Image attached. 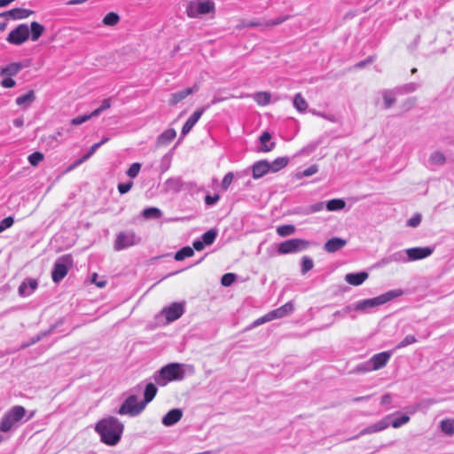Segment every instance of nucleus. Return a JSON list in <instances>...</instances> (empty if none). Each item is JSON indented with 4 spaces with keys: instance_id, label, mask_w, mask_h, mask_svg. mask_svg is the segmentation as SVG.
<instances>
[{
    "instance_id": "13",
    "label": "nucleus",
    "mask_w": 454,
    "mask_h": 454,
    "mask_svg": "<svg viewBox=\"0 0 454 454\" xmlns=\"http://www.w3.org/2000/svg\"><path fill=\"white\" fill-rule=\"evenodd\" d=\"M433 252L434 248H431L429 247H418L404 250V253L407 256V262H413L427 258L429 255H431Z\"/></svg>"
},
{
    "instance_id": "54",
    "label": "nucleus",
    "mask_w": 454,
    "mask_h": 454,
    "mask_svg": "<svg viewBox=\"0 0 454 454\" xmlns=\"http://www.w3.org/2000/svg\"><path fill=\"white\" fill-rule=\"evenodd\" d=\"M270 321H272L271 320V317L270 316V313L268 312L267 314H265L264 316L257 318L256 320H254L252 324V326L253 327H256V326H259L262 324H265L267 322H270Z\"/></svg>"
},
{
    "instance_id": "33",
    "label": "nucleus",
    "mask_w": 454,
    "mask_h": 454,
    "mask_svg": "<svg viewBox=\"0 0 454 454\" xmlns=\"http://www.w3.org/2000/svg\"><path fill=\"white\" fill-rule=\"evenodd\" d=\"M142 215L145 219H158L161 217L162 212L158 207H151L143 210Z\"/></svg>"
},
{
    "instance_id": "39",
    "label": "nucleus",
    "mask_w": 454,
    "mask_h": 454,
    "mask_svg": "<svg viewBox=\"0 0 454 454\" xmlns=\"http://www.w3.org/2000/svg\"><path fill=\"white\" fill-rule=\"evenodd\" d=\"M436 402L435 400L434 399H425V400H422L421 402H419V403L416 404L415 407L413 408H411L410 410V413L411 414H413L415 413L417 411H419V410H427L428 409L431 405L434 404Z\"/></svg>"
},
{
    "instance_id": "34",
    "label": "nucleus",
    "mask_w": 454,
    "mask_h": 454,
    "mask_svg": "<svg viewBox=\"0 0 454 454\" xmlns=\"http://www.w3.org/2000/svg\"><path fill=\"white\" fill-rule=\"evenodd\" d=\"M441 430L447 435H454V419H446L441 422Z\"/></svg>"
},
{
    "instance_id": "1",
    "label": "nucleus",
    "mask_w": 454,
    "mask_h": 454,
    "mask_svg": "<svg viewBox=\"0 0 454 454\" xmlns=\"http://www.w3.org/2000/svg\"><path fill=\"white\" fill-rule=\"evenodd\" d=\"M123 430V424L113 416L100 419L95 426L101 442L108 446H114L120 442Z\"/></svg>"
},
{
    "instance_id": "62",
    "label": "nucleus",
    "mask_w": 454,
    "mask_h": 454,
    "mask_svg": "<svg viewBox=\"0 0 454 454\" xmlns=\"http://www.w3.org/2000/svg\"><path fill=\"white\" fill-rule=\"evenodd\" d=\"M354 311H357L356 309V303L355 304H351V305H348V306H346L345 308L342 309L343 317H346V316L351 314Z\"/></svg>"
},
{
    "instance_id": "60",
    "label": "nucleus",
    "mask_w": 454,
    "mask_h": 454,
    "mask_svg": "<svg viewBox=\"0 0 454 454\" xmlns=\"http://www.w3.org/2000/svg\"><path fill=\"white\" fill-rule=\"evenodd\" d=\"M325 207V204L323 201L317 202L310 206L309 211L312 213L322 211Z\"/></svg>"
},
{
    "instance_id": "50",
    "label": "nucleus",
    "mask_w": 454,
    "mask_h": 454,
    "mask_svg": "<svg viewBox=\"0 0 454 454\" xmlns=\"http://www.w3.org/2000/svg\"><path fill=\"white\" fill-rule=\"evenodd\" d=\"M236 279V275L234 273H225L221 278V284L223 286H231Z\"/></svg>"
},
{
    "instance_id": "18",
    "label": "nucleus",
    "mask_w": 454,
    "mask_h": 454,
    "mask_svg": "<svg viewBox=\"0 0 454 454\" xmlns=\"http://www.w3.org/2000/svg\"><path fill=\"white\" fill-rule=\"evenodd\" d=\"M251 169L253 178L259 179L270 172V162L266 160H258L252 165Z\"/></svg>"
},
{
    "instance_id": "31",
    "label": "nucleus",
    "mask_w": 454,
    "mask_h": 454,
    "mask_svg": "<svg viewBox=\"0 0 454 454\" xmlns=\"http://www.w3.org/2000/svg\"><path fill=\"white\" fill-rule=\"evenodd\" d=\"M346 202L342 199H333L326 202L325 208L328 211H339L345 207Z\"/></svg>"
},
{
    "instance_id": "10",
    "label": "nucleus",
    "mask_w": 454,
    "mask_h": 454,
    "mask_svg": "<svg viewBox=\"0 0 454 454\" xmlns=\"http://www.w3.org/2000/svg\"><path fill=\"white\" fill-rule=\"evenodd\" d=\"M29 39V26L26 23L18 25L10 31L6 41L13 45H21Z\"/></svg>"
},
{
    "instance_id": "63",
    "label": "nucleus",
    "mask_w": 454,
    "mask_h": 454,
    "mask_svg": "<svg viewBox=\"0 0 454 454\" xmlns=\"http://www.w3.org/2000/svg\"><path fill=\"white\" fill-rule=\"evenodd\" d=\"M193 248L197 251H201L206 244L201 239H196L192 243Z\"/></svg>"
},
{
    "instance_id": "21",
    "label": "nucleus",
    "mask_w": 454,
    "mask_h": 454,
    "mask_svg": "<svg viewBox=\"0 0 454 454\" xmlns=\"http://www.w3.org/2000/svg\"><path fill=\"white\" fill-rule=\"evenodd\" d=\"M294 309L293 303L291 301H288L286 304H284L283 306H281L276 309H273V310L270 311L269 313L271 317V320H274V319L281 318V317L290 315L291 313H293Z\"/></svg>"
},
{
    "instance_id": "19",
    "label": "nucleus",
    "mask_w": 454,
    "mask_h": 454,
    "mask_svg": "<svg viewBox=\"0 0 454 454\" xmlns=\"http://www.w3.org/2000/svg\"><path fill=\"white\" fill-rule=\"evenodd\" d=\"M347 244V240L339 237H333L328 239L325 245L324 249L327 253H335L343 248Z\"/></svg>"
},
{
    "instance_id": "56",
    "label": "nucleus",
    "mask_w": 454,
    "mask_h": 454,
    "mask_svg": "<svg viewBox=\"0 0 454 454\" xmlns=\"http://www.w3.org/2000/svg\"><path fill=\"white\" fill-rule=\"evenodd\" d=\"M420 222L421 215L419 214H416L408 220L407 225L410 227H417L420 223Z\"/></svg>"
},
{
    "instance_id": "3",
    "label": "nucleus",
    "mask_w": 454,
    "mask_h": 454,
    "mask_svg": "<svg viewBox=\"0 0 454 454\" xmlns=\"http://www.w3.org/2000/svg\"><path fill=\"white\" fill-rule=\"evenodd\" d=\"M403 294L401 289L390 290L385 294H382L377 297L364 299L356 303V309L362 312H370L372 309L383 305L393 299L399 297Z\"/></svg>"
},
{
    "instance_id": "2",
    "label": "nucleus",
    "mask_w": 454,
    "mask_h": 454,
    "mask_svg": "<svg viewBox=\"0 0 454 454\" xmlns=\"http://www.w3.org/2000/svg\"><path fill=\"white\" fill-rule=\"evenodd\" d=\"M193 372V367L184 364L171 363L168 364L153 374V380L159 386H166L170 381H180L185 377V369Z\"/></svg>"
},
{
    "instance_id": "9",
    "label": "nucleus",
    "mask_w": 454,
    "mask_h": 454,
    "mask_svg": "<svg viewBox=\"0 0 454 454\" xmlns=\"http://www.w3.org/2000/svg\"><path fill=\"white\" fill-rule=\"evenodd\" d=\"M392 351H384L375 354L368 362L359 366V369L364 372L381 369L387 364L392 356Z\"/></svg>"
},
{
    "instance_id": "17",
    "label": "nucleus",
    "mask_w": 454,
    "mask_h": 454,
    "mask_svg": "<svg viewBox=\"0 0 454 454\" xmlns=\"http://www.w3.org/2000/svg\"><path fill=\"white\" fill-rule=\"evenodd\" d=\"M199 90L200 85L198 83H195L193 86L190 88H186L183 90L172 93L170 96L169 104L175 106L185 98H187L189 95L197 92Z\"/></svg>"
},
{
    "instance_id": "30",
    "label": "nucleus",
    "mask_w": 454,
    "mask_h": 454,
    "mask_svg": "<svg viewBox=\"0 0 454 454\" xmlns=\"http://www.w3.org/2000/svg\"><path fill=\"white\" fill-rule=\"evenodd\" d=\"M289 162V159L287 157H279L274 160L272 162H270V170L272 173H276L282 168H284Z\"/></svg>"
},
{
    "instance_id": "7",
    "label": "nucleus",
    "mask_w": 454,
    "mask_h": 454,
    "mask_svg": "<svg viewBox=\"0 0 454 454\" xmlns=\"http://www.w3.org/2000/svg\"><path fill=\"white\" fill-rule=\"evenodd\" d=\"M215 11V4L210 0H194L187 7L186 12L190 18H198Z\"/></svg>"
},
{
    "instance_id": "35",
    "label": "nucleus",
    "mask_w": 454,
    "mask_h": 454,
    "mask_svg": "<svg viewBox=\"0 0 454 454\" xmlns=\"http://www.w3.org/2000/svg\"><path fill=\"white\" fill-rule=\"evenodd\" d=\"M193 254L194 250L192 247H184L176 253L174 258L176 261H183L187 257L192 256Z\"/></svg>"
},
{
    "instance_id": "29",
    "label": "nucleus",
    "mask_w": 454,
    "mask_h": 454,
    "mask_svg": "<svg viewBox=\"0 0 454 454\" xmlns=\"http://www.w3.org/2000/svg\"><path fill=\"white\" fill-rule=\"evenodd\" d=\"M271 139V135L269 132H263L260 136L261 150L262 152H270L275 147V143H269Z\"/></svg>"
},
{
    "instance_id": "11",
    "label": "nucleus",
    "mask_w": 454,
    "mask_h": 454,
    "mask_svg": "<svg viewBox=\"0 0 454 454\" xmlns=\"http://www.w3.org/2000/svg\"><path fill=\"white\" fill-rule=\"evenodd\" d=\"M140 242V238L134 231H121L117 234L114 248L116 251L126 249Z\"/></svg>"
},
{
    "instance_id": "5",
    "label": "nucleus",
    "mask_w": 454,
    "mask_h": 454,
    "mask_svg": "<svg viewBox=\"0 0 454 454\" xmlns=\"http://www.w3.org/2000/svg\"><path fill=\"white\" fill-rule=\"evenodd\" d=\"M26 409L20 405H15L11 408L2 417L0 421V431L6 433L15 428L17 424L25 417Z\"/></svg>"
},
{
    "instance_id": "25",
    "label": "nucleus",
    "mask_w": 454,
    "mask_h": 454,
    "mask_svg": "<svg viewBox=\"0 0 454 454\" xmlns=\"http://www.w3.org/2000/svg\"><path fill=\"white\" fill-rule=\"evenodd\" d=\"M23 67L24 66L20 62L11 63L6 67L0 68V76H15Z\"/></svg>"
},
{
    "instance_id": "44",
    "label": "nucleus",
    "mask_w": 454,
    "mask_h": 454,
    "mask_svg": "<svg viewBox=\"0 0 454 454\" xmlns=\"http://www.w3.org/2000/svg\"><path fill=\"white\" fill-rule=\"evenodd\" d=\"M313 266H314V262L311 258H309V256H306V255L301 258V272L302 275L306 274L308 271L312 270Z\"/></svg>"
},
{
    "instance_id": "26",
    "label": "nucleus",
    "mask_w": 454,
    "mask_h": 454,
    "mask_svg": "<svg viewBox=\"0 0 454 454\" xmlns=\"http://www.w3.org/2000/svg\"><path fill=\"white\" fill-rule=\"evenodd\" d=\"M157 387L153 383H148L145 385V387L144 389V400L141 401L142 404H144V407L145 408L146 405L153 400L157 394Z\"/></svg>"
},
{
    "instance_id": "41",
    "label": "nucleus",
    "mask_w": 454,
    "mask_h": 454,
    "mask_svg": "<svg viewBox=\"0 0 454 454\" xmlns=\"http://www.w3.org/2000/svg\"><path fill=\"white\" fill-rule=\"evenodd\" d=\"M295 227L292 224L280 225L277 228V233L280 237H287L294 234Z\"/></svg>"
},
{
    "instance_id": "51",
    "label": "nucleus",
    "mask_w": 454,
    "mask_h": 454,
    "mask_svg": "<svg viewBox=\"0 0 454 454\" xmlns=\"http://www.w3.org/2000/svg\"><path fill=\"white\" fill-rule=\"evenodd\" d=\"M140 168H141V164L138 162H135V163L131 164V166L127 170L126 174L130 178H135L138 175Z\"/></svg>"
},
{
    "instance_id": "4",
    "label": "nucleus",
    "mask_w": 454,
    "mask_h": 454,
    "mask_svg": "<svg viewBox=\"0 0 454 454\" xmlns=\"http://www.w3.org/2000/svg\"><path fill=\"white\" fill-rule=\"evenodd\" d=\"M142 390L141 384L132 388L130 394L121 406L117 411L119 415H128L129 417H136L139 415L145 408L141 402L137 401V394Z\"/></svg>"
},
{
    "instance_id": "43",
    "label": "nucleus",
    "mask_w": 454,
    "mask_h": 454,
    "mask_svg": "<svg viewBox=\"0 0 454 454\" xmlns=\"http://www.w3.org/2000/svg\"><path fill=\"white\" fill-rule=\"evenodd\" d=\"M429 160L434 165H442L446 159L442 153L436 151L430 155Z\"/></svg>"
},
{
    "instance_id": "15",
    "label": "nucleus",
    "mask_w": 454,
    "mask_h": 454,
    "mask_svg": "<svg viewBox=\"0 0 454 454\" xmlns=\"http://www.w3.org/2000/svg\"><path fill=\"white\" fill-rule=\"evenodd\" d=\"M208 106L201 107L200 109H197L185 121L182 130H181V136L184 137L186 136L192 129L195 126V124L198 122V121L202 116L203 113Z\"/></svg>"
},
{
    "instance_id": "12",
    "label": "nucleus",
    "mask_w": 454,
    "mask_h": 454,
    "mask_svg": "<svg viewBox=\"0 0 454 454\" xmlns=\"http://www.w3.org/2000/svg\"><path fill=\"white\" fill-rule=\"evenodd\" d=\"M184 313V302H173L169 306L164 307L161 310V314L168 323L177 320Z\"/></svg>"
},
{
    "instance_id": "16",
    "label": "nucleus",
    "mask_w": 454,
    "mask_h": 454,
    "mask_svg": "<svg viewBox=\"0 0 454 454\" xmlns=\"http://www.w3.org/2000/svg\"><path fill=\"white\" fill-rule=\"evenodd\" d=\"M34 13V11L24 8H14L4 12L0 13V17L11 20H24L28 18Z\"/></svg>"
},
{
    "instance_id": "23",
    "label": "nucleus",
    "mask_w": 454,
    "mask_h": 454,
    "mask_svg": "<svg viewBox=\"0 0 454 454\" xmlns=\"http://www.w3.org/2000/svg\"><path fill=\"white\" fill-rule=\"evenodd\" d=\"M368 278V273L364 271L357 272V273H348L345 276V280L352 286H360L363 284Z\"/></svg>"
},
{
    "instance_id": "42",
    "label": "nucleus",
    "mask_w": 454,
    "mask_h": 454,
    "mask_svg": "<svg viewBox=\"0 0 454 454\" xmlns=\"http://www.w3.org/2000/svg\"><path fill=\"white\" fill-rule=\"evenodd\" d=\"M120 20V17L115 12L107 13L103 19V24L106 26H114Z\"/></svg>"
},
{
    "instance_id": "46",
    "label": "nucleus",
    "mask_w": 454,
    "mask_h": 454,
    "mask_svg": "<svg viewBox=\"0 0 454 454\" xmlns=\"http://www.w3.org/2000/svg\"><path fill=\"white\" fill-rule=\"evenodd\" d=\"M43 157L42 153L35 152L28 156L27 160L32 166H37L43 160Z\"/></svg>"
},
{
    "instance_id": "47",
    "label": "nucleus",
    "mask_w": 454,
    "mask_h": 454,
    "mask_svg": "<svg viewBox=\"0 0 454 454\" xmlns=\"http://www.w3.org/2000/svg\"><path fill=\"white\" fill-rule=\"evenodd\" d=\"M417 341V339L414 335H407L405 336L396 346V349L405 348L411 344H413Z\"/></svg>"
},
{
    "instance_id": "61",
    "label": "nucleus",
    "mask_w": 454,
    "mask_h": 454,
    "mask_svg": "<svg viewBox=\"0 0 454 454\" xmlns=\"http://www.w3.org/2000/svg\"><path fill=\"white\" fill-rule=\"evenodd\" d=\"M417 84L414 82H411L408 84H405L403 87L401 88L402 92L403 93H410L414 91L417 89Z\"/></svg>"
},
{
    "instance_id": "59",
    "label": "nucleus",
    "mask_w": 454,
    "mask_h": 454,
    "mask_svg": "<svg viewBox=\"0 0 454 454\" xmlns=\"http://www.w3.org/2000/svg\"><path fill=\"white\" fill-rule=\"evenodd\" d=\"M0 84L3 88H13L16 85V82L9 76L2 80Z\"/></svg>"
},
{
    "instance_id": "40",
    "label": "nucleus",
    "mask_w": 454,
    "mask_h": 454,
    "mask_svg": "<svg viewBox=\"0 0 454 454\" xmlns=\"http://www.w3.org/2000/svg\"><path fill=\"white\" fill-rule=\"evenodd\" d=\"M385 108H390L395 102V93L392 90H385L382 91Z\"/></svg>"
},
{
    "instance_id": "8",
    "label": "nucleus",
    "mask_w": 454,
    "mask_h": 454,
    "mask_svg": "<svg viewBox=\"0 0 454 454\" xmlns=\"http://www.w3.org/2000/svg\"><path fill=\"white\" fill-rule=\"evenodd\" d=\"M309 242L301 239H291L279 244L278 252L280 254H295L306 250Z\"/></svg>"
},
{
    "instance_id": "55",
    "label": "nucleus",
    "mask_w": 454,
    "mask_h": 454,
    "mask_svg": "<svg viewBox=\"0 0 454 454\" xmlns=\"http://www.w3.org/2000/svg\"><path fill=\"white\" fill-rule=\"evenodd\" d=\"M133 183L131 181L127 183H121L118 184V191L121 194L127 193L132 188Z\"/></svg>"
},
{
    "instance_id": "37",
    "label": "nucleus",
    "mask_w": 454,
    "mask_h": 454,
    "mask_svg": "<svg viewBox=\"0 0 454 454\" xmlns=\"http://www.w3.org/2000/svg\"><path fill=\"white\" fill-rule=\"evenodd\" d=\"M217 231L215 229H210L201 236V240L206 244V246H209L214 243L217 237Z\"/></svg>"
},
{
    "instance_id": "64",
    "label": "nucleus",
    "mask_w": 454,
    "mask_h": 454,
    "mask_svg": "<svg viewBox=\"0 0 454 454\" xmlns=\"http://www.w3.org/2000/svg\"><path fill=\"white\" fill-rule=\"evenodd\" d=\"M392 402V396L390 394H385L382 397H381V401H380V403L381 405H388L390 404Z\"/></svg>"
},
{
    "instance_id": "53",
    "label": "nucleus",
    "mask_w": 454,
    "mask_h": 454,
    "mask_svg": "<svg viewBox=\"0 0 454 454\" xmlns=\"http://www.w3.org/2000/svg\"><path fill=\"white\" fill-rule=\"evenodd\" d=\"M317 171H318V168L317 165L314 164V165L309 166L306 169L302 170L301 172H300L298 174V176L300 177H308V176H313L314 174L317 173Z\"/></svg>"
},
{
    "instance_id": "14",
    "label": "nucleus",
    "mask_w": 454,
    "mask_h": 454,
    "mask_svg": "<svg viewBox=\"0 0 454 454\" xmlns=\"http://www.w3.org/2000/svg\"><path fill=\"white\" fill-rule=\"evenodd\" d=\"M390 418H391V416L387 415L385 418H383L382 419H380V421H377L376 423L364 427L354 438H358V437L365 435V434H371L378 433V432L387 429L390 425Z\"/></svg>"
},
{
    "instance_id": "58",
    "label": "nucleus",
    "mask_w": 454,
    "mask_h": 454,
    "mask_svg": "<svg viewBox=\"0 0 454 454\" xmlns=\"http://www.w3.org/2000/svg\"><path fill=\"white\" fill-rule=\"evenodd\" d=\"M219 200H220V196L218 194H215V195H213V196L206 195V197H205V203L207 206H213L215 203H217Z\"/></svg>"
},
{
    "instance_id": "32",
    "label": "nucleus",
    "mask_w": 454,
    "mask_h": 454,
    "mask_svg": "<svg viewBox=\"0 0 454 454\" xmlns=\"http://www.w3.org/2000/svg\"><path fill=\"white\" fill-rule=\"evenodd\" d=\"M293 104L295 109L300 113L305 112L308 107V103L301 93H297L294 96Z\"/></svg>"
},
{
    "instance_id": "38",
    "label": "nucleus",
    "mask_w": 454,
    "mask_h": 454,
    "mask_svg": "<svg viewBox=\"0 0 454 454\" xmlns=\"http://www.w3.org/2000/svg\"><path fill=\"white\" fill-rule=\"evenodd\" d=\"M254 99L260 106H267L270 102V94L265 91L257 92L254 95Z\"/></svg>"
},
{
    "instance_id": "52",
    "label": "nucleus",
    "mask_w": 454,
    "mask_h": 454,
    "mask_svg": "<svg viewBox=\"0 0 454 454\" xmlns=\"http://www.w3.org/2000/svg\"><path fill=\"white\" fill-rule=\"evenodd\" d=\"M14 223V218L12 216H8L4 218L0 222V233L4 231L5 230L11 228Z\"/></svg>"
},
{
    "instance_id": "57",
    "label": "nucleus",
    "mask_w": 454,
    "mask_h": 454,
    "mask_svg": "<svg viewBox=\"0 0 454 454\" xmlns=\"http://www.w3.org/2000/svg\"><path fill=\"white\" fill-rule=\"evenodd\" d=\"M90 119V116H87V114L75 117L71 120V124L74 126L81 125L84 123L85 121H89Z\"/></svg>"
},
{
    "instance_id": "20",
    "label": "nucleus",
    "mask_w": 454,
    "mask_h": 454,
    "mask_svg": "<svg viewBox=\"0 0 454 454\" xmlns=\"http://www.w3.org/2000/svg\"><path fill=\"white\" fill-rule=\"evenodd\" d=\"M182 417L183 411L181 409H172L162 418V424L166 427L174 426L182 419Z\"/></svg>"
},
{
    "instance_id": "27",
    "label": "nucleus",
    "mask_w": 454,
    "mask_h": 454,
    "mask_svg": "<svg viewBox=\"0 0 454 454\" xmlns=\"http://www.w3.org/2000/svg\"><path fill=\"white\" fill-rule=\"evenodd\" d=\"M44 30L45 28L42 24L36 21L31 22L29 27V38L33 42H36L42 36Z\"/></svg>"
},
{
    "instance_id": "36",
    "label": "nucleus",
    "mask_w": 454,
    "mask_h": 454,
    "mask_svg": "<svg viewBox=\"0 0 454 454\" xmlns=\"http://www.w3.org/2000/svg\"><path fill=\"white\" fill-rule=\"evenodd\" d=\"M100 146H102V143H96L92 145L89 149L88 153L75 161L74 166H78L86 161L87 160H89Z\"/></svg>"
},
{
    "instance_id": "28",
    "label": "nucleus",
    "mask_w": 454,
    "mask_h": 454,
    "mask_svg": "<svg viewBox=\"0 0 454 454\" xmlns=\"http://www.w3.org/2000/svg\"><path fill=\"white\" fill-rule=\"evenodd\" d=\"M37 285L38 284L35 279H27V281L22 282L20 286L19 293L21 295H29L36 289Z\"/></svg>"
},
{
    "instance_id": "45",
    "label": "nucleus",
    "mask_w": 454,
    "mask_h": 454,
    "mask_svg": "<svg viewBox=\"0 0 454 454\" xmlns=\"http://www.w3.org/2000/svg\"><path fill=\"white\" fill-rule=\"evenodd\" d=\"M410 421V417L409 415H406V414H403L398 418H395L394 420H392L390 422V425L394 427V428H399L401 427L402 426L407 424L408 422Z\"/></svg>"
},
{
    "instance_id": "22",
    "label": "nucleus",
    "mask_w": 454,
    "mask_h": 454,
    "mask_svg": "<svg viewBox=\"0 0 454 454\" xmlns=\"http://www.w3.org/2000/svg\"><path fill=\"white\" fill-rule=\"evenodd\" d=\"M35 100V94L34 90H29L27 93L18 97L15 100L16 104L23 109H27Z\"/></svg>"
},
{
    "instance_id": "6",
    "label": "nucleus",
    "mask_w": 454,
    "mask_h": 454,
    "mask_svg": "<svg viewBox=\"0 0 454 454\" xmlns=\"http://www.w3.org/2000/svg\"><path fill=\"white\" fill-rule=\"evenodd\" d=\"M74 265L73 256L69 254L58 257L53 264L51 278L54 283H59Z\"/></svg>"
},
{
    "instance_id": "49",
    "label": "nucleus",
    "mask_w": 454,
    "mask_h": 454,
    "mask_svg": "<svg viewBox=\"0 0 454 454\" xmlns=\"http://www.w3.org/2000/svg\"><path fill=\"white\" fill-rule=\"evenodd\" d=\"M404 254L405 253L403 251H398V252H395V253L388 255V257H389V260L391 261V262H408L407 256H405Z\"/></svg>"
},
{
    "instance_id": "48",
    "label": "nucleus",
    "mask_w": 454,
    "mask_h": 454,
    "mask_svg": "<svg viewBox=\"0 0 454 454\" xmlns=\"http://www.w3.org/2000/svg\"><path fill=\"white\" fill-rule=\"evenodd\" d=\"M234 179V174L228 172L223 178L221 187L223 191H227Z\"/></svg>"
},
{
    "instance_id": "24",
    "label": "nucleus",
    "mask_w": 454,
    "mask_h": 454,
    "mask_svg": "<svg viewBox=\"0 0 454 454\" xmlns=\"http://www.w3.org/2000/svg\"><path fill=\"white\" fill-rule=\"evenodd\" d=\"M176 136V132L174 129H168L163 131L157 137V145L158 146H166L170 144L174 140Z\"/></svg>"
}]
</instances>
